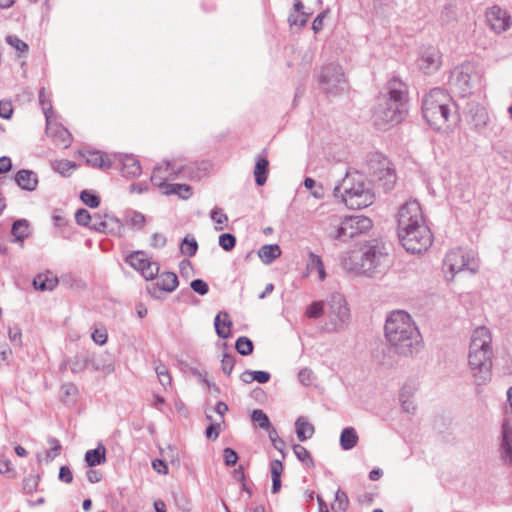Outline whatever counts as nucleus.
I'll list each match as a JSON object with an SVG mask.
<instances>
[{"label":"nucleus","mask_w":512,"mask_h":512,"mask_svg":"<svg viewBox=\"0 0 512 512\" xmlns=\"http://www.w3.org/2000/svg\"><path fill=\"white\" fill-rule=\"evenodd\" d=\"M397 231L402 246L413 254L426 251L432 243L431 231L416 200L407 201L399 208Z\"/></svg>","instance_id":"obj_1"},{"label":"nucleus","mask_w":512,"mask_h":512,"mask_svg":"<svg viewBox=\"0 0 512 512\" xmlns=\"http://www.w3.org/2000/svg\"><path fill=\"white\" fill-rule=\"evenodd\" d=\"M384 330L390 348L399 356L412 357L423 346L421 334L406 311H392L386 319Z\"/></svg>","instance_id":"obj_2"},{"label":"nucleus","mask_w":512,"mask_h":512,"mask_svg":"<svg viewBox=\"0 0 512 512\" xmlns=\"http://www.w3.org/2000/svg\"><path fill=\"white\" fill-rule=\"evenodd\" d=\"M391 261L385 245L378 241L366 244L360 251L352 252L342 259L345 271L356 276L376 278L384 275Z\"/></svg>","instance_id":"obj_3"},{"label":"nucleus","mask_w":512,"mask_h":512,"mask_svg":"<svg viewBox=\"0 0 512 512\" xmlns=\"http://www.w3.org/2000/svg\"><path fill=\"white\" fill-rule=\"evenodd\" d=\"M492 337L488 328H476L472 335L468 353V367L476 386L488 384L492 379Z\"/></svg>","instance_id":"obj_4"},{"label":"nucleus","mask_w":512,"mask_h":512,"mask_svg":"<svg viewBox=\"0 0 512 512\" xmlns=\"http://www.w3.org/2000/svg\"><path fill=\"white\" fill-rule=\"evenodd\" d=\"M333 194L349 209H363L375 201L371 182L358 171H347L335 185Z\"/></svg>","instance_id":"obj_5"},{"label":"nucleus","mask_w":512,"mask_h":512,"mask_svg":"<svg viewBox=\"0 0 512 512\" xmlns=\"http://www.w3.org/2000/svg\"><path fill=\"white\" fill-rule=\"evenodd\" d=\"M423 117L435 130L446 131L457 121L456 105L450 95L441 88L427 93L422 103Z\"/></svg>","instance_id":"obj_6"},{"label":"nucleus","mask_w":512,"mask_h":512,"mask_svg":"<svg viewBox=\"0 0 512 512\" xmlns=\"http://www.w3.org/2000/svg\"><path fill=\"white\" fill-rule=\"evenodd\" d=\"M450 86L462 97L479 90L482 85V74L471 63L456 67L450 76Z\"/></svg>","instance_id":"obj_7"},{"label":"nucleus","mask_w":512,"mask_h":512,"mask_svg":"<svg viewBox=\"0 0 512 512\" xmlns=\"http://www.w3.org/2000/svg\"><path fill=\"white\" fill-rule=\"evenodd\" d=\"M320 90L329 97H335L348 89V82L342 67L330 63L320 68L318 72Z\"/></svg>","instance_id":"obj_8"},{"label":"nucleus","mask_w":512,"mask_h":512,"mask_svg":"<svg viewBox=\"0 0 512 512\" xmlns=\"http://www.w3.org/2000/svg\"><path fill=\"white\" fill-rule=\"evenodd\" d=\"M373 226L372 220L363 215L345 217L341 223L331 230L328 236L340 242H348L352 238L368 232Z\"/></svg>","instance_id":"obj_9"},{"label":"nucleus","mask_w":512,"mask_h":512,"mask_svg":"<svg viewBox=\"0 0 512 512\" xmlns=\"http://www.w3.org/2000/svg\"><path fill=\"white\" fill-rule=\"evenodd\" d=\"M405 113L406 108L401 104L380 99L373 113L374 125L379 129H387L389 126L400 123L404 119Z\"/></svg>","instance_id":"obj_10"},{"label":"nucleus","mask_w":512,"mask_h":512,"mask_svg":"<svg viewBox=\"0 0 512 512\" xmlns=\"http://www.w3.org/2000/svg\"><path fill=\"white\" fill-rule=\"evenodd\" d=\"M444 267H446L452 275L468 270L471 273L478 271V263L471 253H465L461 248L453 249L447 253L444 259Z\"/></svg>","instance_id":"obj_11"},{"label":"nucleus","mask_w":512,"mask_h":512,"mask_svg":"<svg viewBox=\"0 0 512 512\" xmlns=\"http://www.w3.org/2000/svg\"><path fill=\"white\" fill-rule=\"evenodd\" d=\"M368 165L373 175L384 182L383 186L386 190L393 188L396 182V175L390 167V161L385 156L382 154L373 155L369 159Z\"/></svg>","instance_id":"obj_12"},{"label":"nucleus","mask_w":512,"mask_h":512,"mask_svg":"<svg viewBox=\"0 0 512 512\" xmlns=\"http://www.w3.org/2000/svg\"><path fill=\"white\" fill-rule=\"evenodd\" d=\"M331 322L335 329H343L349 322L350 310L344 296L334 293L328 300Z\"/></svg>","instance_id":"obj_13"},{"label":"nucleus","mask_w":512,"mask_h":512,"mask_svg":"<svg viewBox=\"0 0 512 512\" xmlns=\"http://www.w3.org/2000/svg\"><path fill=\"white\" fill-rule=\"evenodd\" d=\"M127 262L141 272L146 280L154 279L159 273V265L152 261L143 251H136L127 257Z\"/></svg>","instance_id":"obj_14"},{"label":"nucleus","mask_w":512,"mask_h":512,"mask_svg":"<svg viewBox=\"0 0 512 512\" xmlns=\"http://www.w3.org/2000/svg\"><path fill=\"white\" fill-rule=\"evenodd\" d=\"M183 166L177 165L175 162H164L156 166L151 175V182L153 185L163 188L168 181L175 180L182 172Z\"/></svg>","instance_id":"obj_15"},{"label":"nucleus","mask_w":512,"mask_h":512,"mask_svg":"<svg viewBox=\"0 0 512 512\" xmlns=\"http://www.w3.org/2000/svg\"><path fill=\"white\" fill-rule=\"evenodd\" d=\"M440 65L441 55L438 49L429 47L422 51L418 60V66L425 74L437 71Z\"/></svg>","instance_id":"obj_16"},{"label":"nucleus","mask_w":512,"mask_h":512,"mask_svg":"<svg viewBox=\"0 0 512 512\" xmlns=\"http://www.w3.org/2000/svg\"><path fill=\"white\" fill-rule=\"evenodd\" d=\"M114 165L127 178H134L141 174V165L132 155L125 154L116 157L113 161Z\"/></svg>","instance_id":"obj_17"},{"label":"nucleus","mask_w":512,"mask_h":512,"mask_svg":"<svg viewBox=\"0 0 512 512\" xmlns=\"http://www.w3.org/2000/svg\"><path fill=\"white\" fill-rule=\"evenodd\" d=\"M387 94L388 96L383 97V100L401 104L406 108L407 88L400 79L394 77L387 83Z\"/></svg>","instance_id":"obj_18"},{"label":"nucleus","mask_w":512,"mask_h":512,"mask_svg":"<svg viewBox=\"0 0 512 512\" xmlns=\"http://www.w3.org/2000/svg\"><path fill=\"white\" fill-rule=\"evenodd\" d=\"M486 17L491 28L497 33L506 31L510 27V16L498 6L490 8L486 13Z\"/></svg>","instance_id":"obj_19"},{"label":"nucleus","mask_w":512,"mask_h":512,"mask_svg":"<svg viewBox=\"0 0 512 512\" xmlns=\"http://www.w3.org/2000/svg\"><path fill=\"white\" fill-rule=\"evenodd\" d=\"M501 459L505 465L512 467V420L506 419L502 424Z\"/></svg>","instance_id":"obj_20"},{"label":"nucleus","mask_w":512,"mask_h":512,"mask_svg":"<svg viewBox=\"0 0 512 512\" xmlns=\"http://www.w3.org/2000/svg\"><path fill=\"white\" fill-rule=\"evenodd\" d=\"M93 219L90 222V227L99 232H110L120 234L122 230V224L120 220L114 216L105 215L104 220H101L98 215L92 216Z\"/></svg>","instance_id":"obj_21"},{"label":"nucleus","mask_w":512,"mask_h":512,"mask_svg":"<svg viewBox=\"0 0 512 512\" xmlns=\"http://www.w3.org/2000/svg\"><path fill=\"white\" fill-rule=\"evenodd\" d=\"M469 116L470 124L472 125L473 129L478 133H482L490 123V117L488 115L487 110L478 104L472 105L470 107Z\"/></svg>","instance_id":"obj_22"},{"label":"nucleus","mask_w":512,"mask_h":512,"mask_svg":"<svg viewBox=\"0 0 512 512\" xmlns=\"http://www.w3.org/2000/svg\"><path fill=\"white\" fill-rule=\"evenodd\" d=\"M178 284L177 275L174 272L166 271L160 274L157 281V287H149L148 291L152 297L156 298L158 290L173 292L177 288Z\"/></svg>","instance_id":"obj_23"},{"label":"nucleus","mask_w":512,"mask_h":512,"mask_svg":"<svg viewBox=\"0 0 512 512\" xmlns=\"http://www.w3.org/2000/svg\"><path fill=\"white\" fill-rule=\"evenodd\" d=\"M81 155L85 158L86 163L93 168H100L108 170L113 167V161H111L104 153L98 150H89L81 152Z\"/></svg>","instance_id":"obj_24"},{"label":"nucleus","mask_w":512,"mask_h":512,"mask_svg":"<svg viewBox=\"0 0 512 512\" xmlns=\"http://www.w3.org/2000/svg\"><path fill=\"white\" fill-rule=\"evenodd\" d=\"M15 181L21 189L27 191L35 190L38 184L37 175L33 171L26 169L19 170L16 173Z\"/></svg>","instance_id":"obj_25"},{"label":"nucleus","mask_w":512,"mask_h":512,"mask_svg":"<svg viewBox=\"0 0 512 512\" xmlns=\"http://www.w3.org/2000/svg\"><path fill=\"white\" fill-rule=\"evenodd\" d=\"M59 283V280L51 272L38 274L33 279V286L36 290L40 291H52Z\"/></svg>","instance_id":"obj_26"},{"label":"nucleus","mask_w":512,"mask_h":512,"mask_svg":"<svg viewBox=\"0 0 512 512\" xmlns=\"http://www.w3.org/2000/svg\"><path fill=\"white\" fill-rule=\"evenodd\" d=\"M231 326H232V321L227 312L221 311L216 315V317L214 319V327H215L216 334L220 338L226 339L230 336Z\"/></svg>","instance_id":"obj_27"},{"label":"nucleus","mask_w":512,"mask_h":512,"mask_svg":"<svg viewBox=\"0 0 512 512\" xmlns=\"http://www.w3.org/2000/svg\"><path fill=\"white\" fill-rule=\"evenodd\" d=\"M269 161L266 157L258 155L254 168L255 182L258 186H263L267 181Z\"/></svg>","instance_id":"obj_28"},{"label":"nucleus","mask_w":512,"mask_h":512,"mask_svg":"<svg viewBox=\"0 0 512 512\" xmlns=\"http://www.w3.org/2000/svg\"><path fill=\"white\" fill-rule=\"evenodd\" d=\"M85 461L89 467H94L105 463L106 448L103 444H98L95 449L88 450L85 453Z\"/></svg>","instance_id":"obj_29"},{"label":"nucleus","mask_w":512,"mask_h":512,"mask_svg":"<svg viewBox=\"0 0 512 512\" xmlns=\"http://www.w3.org/2000/svg\"><path fill=\"white\" fill-rule=\"evenodd\" d=\"M258 256L264 264H271L281 256V248L278 244L263 245L258 251Z\"/></svg>","instance_id":"obj_30"},{"label":"nucleus","mask_w":512,"mask_h":512,"mask_svg":"<svg viewBox=\"0 0 512 512\" xmlns=\"http://www.w3.org/2000/svg\"><path fill=\"white\" fill-rule=\"evenodd\" d=\"M358 435L353 427H346L340 434V446L343 450H351L358 443Z\"/></svg>","instance_id":"obj_31"},{"label":"nucleus","mask_w":512,"mask_h":512,"mask_svg":"<svg viewBox=\"0 0 512 512\" xmlns=\"http://www.w3.org/2000/svg\"><path fill=\"white\" fill-rule=\"evenodd\" d=\"M163 193L166 195H178L181 199H188L192 195V188L187 184H167L163 188Z\"/></svg>","instance_id":"obj_32"},{"label":"nucleus","mask_w":512,"mask_h":512,"mask_svg":"<svg viewBox=\"0 0 512 512\" xmlns=\"http://www.w3.org/2000/svg\"><path fill=\"white\" fill-rule=\"evenodd\" d=\"M295 429L297 438L303 442L312 437L314 434V427L304 417H299L295 422Z\"/></svg>","instance_id":"obj_33"},{"label":"nucleus","mask_w":512,"mask_h":512,"mask_svg":"<svg viewBox=\"0 0 512 512\" xmlns=\"http://www.w3.org/2000/svg\"><path fill=\"white\" fill-rule=\"evenodd\" d=\"M307 270L310 272L316 270L321 281L326 278V272L321 257L311 251L308 253Z\"/></svg>","instance_id":"obj_34"},{"label":"nucleus","mask_w":512,"mask_h":512,"mask_svg":"<svg viewBox=\"0 0 512 512\" xmlns=\"http://www.w3.org/2000/svg\"><path fill=\"white\" fill-rule=\"evenodd\" d=\"M91 357L88 354H76L69 358V367L73 373L83 372L90 364Z\"/></svg>","instance_id":"obj_35"},{"label":"nucleus","mask_w":512,"mask_h":512,"mask_svg":"<svg viewBox=\"0 0 512 512\" xmlns=\"http://www.w3.org/2000/svg\"><path fill=\"white\" fill-rule=\"evenodd\" d=\"M28 221L25 219L16 220L12 224L11 234L14 237V242H23L26 237H28Z\"/></svg>","instance_id":"obj_36"},{"label":"nucleus","mask_w":512,"mask_h":512,"mask_svg":"<svg viewBox=\"0 0 512 512\" xmlns=\"http://www.w3.org/2000/svg\"><path fill=\"white\" fill-rule=\"evenodd\" d=\"M349 500L346 493L340 489L335 492V499L331 505L333 512H345L348 509Z\"/></svg>","instance_id":"obj_37"},{"label":"nucleus","mask_w":512,"mask_h":512,"mask_svg":"<svg viewBox=\"0 0 512 512\" xmlns=\"http://www.w3.org/2000/svg\"><path fill=\"white\" fill-rule=\"evenodd\" d=\"M52 168L62 176L68 177L72 170L77 168V165L69 160H56L52 163Z\"/></svg>","instance_id":"obj_38"},{"label":"nucleus","mask_w":512,"mask_h":512,"mask_svg":"<svg viewBox=\"0 0 512 512\" xmlns=\"http://www.w3.org/2000/svg\"><path fill=\"white\" fill-rule=\"evenodd\" d=\"M237 352L243 356H248L253 352V342L245 336L239 337L235 342Z\"/></svg>","instance_id":"obj_39"},{"label":"nucleus","mask_w":512,"mask_h":512,"mask_svg":"<svg viewBox=\"0 0 512 512\" xmlns=\"http://www.w3.org/2000/svg\"><path fill=\"white\" fill-rule=\"evenodd\" d=\"M126 223L133 229H141L145 224V217L137 211H130L126 214Z\"/></svg>","instance_id":"obj_40"},{"label":"nucleus","mask_w":512,"mask_h":512,"mask_svg":"<svg viewBox=\"0 0 512 512\" xmlns=\"http://www.w3.org/2000/svg\"><path fill=\"white\" fill-rule=\"evenodd\" d=\"M251 420L265 430L269 429L271 426L268 416L261 409H255L251 413Z\"/></svg>","instance_id":"obj_41"},{"label":"nucleus","mask_w":512,"mask_h":512,"mask_svg":"<svg viewBox=\"0 0 512 512\" xmlns=\"http://www.w3.org/2000/svg\"><path fill=\"white\" fill-rule=\"evenodd\" d=\"M198 249V243L194 238L185 237L182 240L180 250L183 254L192 257L196 254Z\"/></svg>","instance_id":"obj_42"},{"label":"nucleus","mask_w":512,"mask_h":512,"mask_svg":"<svg viewBox=\"0 0 512 512\" xmlns=\"http://www.w3.org/2000/svg\"><path fill=\"white\" fill-rule=\"evenodd\" d=\"M172 497H173L175 508L177 510H179L180 512H189L190 511V504L181 491H174L172 493Z\"/></svg>","instance_id":"obj_43"},{"label":"nucleus","mask_w":512,"mask_h":512,"mask_svg":"<svg viewBox=\"0 0 512 512\" xmlns=\"http://www.w3.org/2000/svg\"><path fill=\"white\" fill-rule=\"evenodd\" d=\"M293 452L296 455L297 459L305 464H313V459L310 455V452L302 445L295 444L293 445Z\"/></svg>","instance_id":"obj_44"},{"label":"nucleus","mask_w":512,"mask_h":512,"mask_svg":"<svg viewBox=\"0 0 512 512\" xmlns=\"http://www.w3.org/2000/svg\"><path fill=\"white\" fill-rule=\"evenodd\" d=\"M80 199L90 208H97L100 204V198L88 190H83L81 192Z\"/></svg>","instance_id":"obj_45"},{"label":"nucleus","mask_w":512,"mask_h":512,"mask_svg":"<svg viewBox=\"0 0 512 512\" xmlns=\"http://www.w3.org/2000/svg\"><path fill=\"white\" fill-rule=\"evenodd\" d=\"M48 444L50 445V450L46 451V461L49 462L53 460L56 456L60 454L62 446L60 442L53 437L48 438Z\"/></svg>","instance_id":"obj_46"},{"label":"nucleus","mask_w":512,"mask_h":512,"mask_svg":"<svg viewBox=\"0 0 512 512\" xmlns=\"http://www.w3.org/2000/svg\"><path fill=\"white\" fill-rule=\"evenodd\" d=\"M219 245L225 251H231L236 245V237L231 233H224L219 236Z\"/></svg>","instance_id":"obj_47"},{"label":"nucleus","mask_w":512,"mask_h":512,"mask_svg":"<svg viewBox=\"0 0 512 512\" xmlns=\"http://www.w3.org/2000/svg\"><path fill=\"white\" fill-rule=\"evenodd\" d=\"M323 307V302H313L307 307L305 314L308 318H319L323 314Z\"/></svg>","instance_id":"obj_48"},{"label":"nucleus","mask_w":512,"mask_h":512,"mask_svg":"<svg viewBox=\"0 0 512 512\" xmlns=\"http://www.w3.org/2000/svg\"><path fill=\"white\" fill-rule=\"evenodd\" d=\"M159 381L163 387L171 385V377L165 365L160 364L155 369Z\"/></svg>","instance_id":"obj_49"},{"label":"nucleus","mask_w":512,"mask_h":512,"mask_svg":"<svg viewBox=\"0 0 512 512\" xmlns=\"http://www.w3.org/2000/svg\"><path fill=\"white\" fill-rule=\"evenodd\" d=\"M6 42L19 52L23 53L28 50V45L15 35H8Z\"/></svg>","instance_id":"obj_50"},{"label":"nucleus","mask_w":512,"mask_h":512,"mask_svg":"<svg viewBox=\"0 0 512 512\" xmlns=\"http://www.w3.org/2000/svg\"><path fill=\"white\" fill-rule=\"evenodd\" d=\"M235 365V358L233 355L224 353L223 358L221 360V368L222 371L226 375H230L232 373L233 367Z\"/></svg>","instance_id":"obj_51"},{"label":"nucleus","mask_w":512,"mask_h":512,"mask_svg":"<svg viewBox=\"0 0 512 512\" xmlns=\"http://www.w3.org/2000/svg\"><path fill=\"white\" fill-rule=\"evenodd\" d=\"M93 217L86 209H79L75 213V220L79 225L88 226Z\"/></svg>","instance_id":"obj_52"},{"label":"nucleus","mask_w":512,"mask_h":512,"mask_svg":"<svg viewBox=\"0 0 512 512\" xmlns=\"http://www.w3.org/2000/svg\"><path fill=\"white\" fill-rule=\"evenodd\" d=\"M190 287L194 292L200 295H206L209 292L208 284L202 279H194L191 281Z\"/></svg>","instance_id":"obj_53"},{"label":"nucleus","mask_w":512,"mask_h":512,"mask_svg":"<svg viewBox=\"0 0 512 512\" xmlns=\"http://www.w3.org/2000/svg\"><path fill=\"white\" fill-rule=\"evenodd\" d=\"M224 423V420H220L216 423H211L205 431V435L208 439L216 440L220 434L221 424Z\"/></svg>","instance_id":"obj_54"},{"label":"nucleus","mask_w":512,"mask_h":512,"mask_svg":"<svg viewBox=\"0 0 512 512\" xmlns=\"http://www.w3.org/2000/svg\"><path fill=\"white\" fill-rule=\"evenodd\" d=\"M223 457L227 466H234L237 463L238 455L232 448H225L223 451Z\"/></svg>","instance_id":"obj_55"},{"label":"nucleus","mask_w":512,"mask_h":512,"mask_svg":"<svg viewBox=\"0 0 512 512\" xmlns=\"http://www.w3.org/2000/svg\"><path fill=\"white\" fill-rule=\"evenodd\" d=\"M211 219L219 225H223L228 221L227 215L220 208H214L210 213Z\"/></svg>","instance_id":"obj_56"},{"label":"nucleus","mask_w":512,"mask_h":512,"mask_svg":"<svg viewBox=\"0 0 512 512\" xmlns=\"http://www.w3.org/2000/svg\"><path fill=\"white\" fill-rule=\"evenodd\" d=\"M313 372L309 368L301 369L298 373V379L304 386H309L312 383Z\"/></svg>","instance_id":"obj_57"},{"label":"nucleus","mask_w":512,"mask_h":512,"mask_svg":"<svg viewBox=\"0 0 512 512\" xmlns=\"http://www.w3.org/2000/svg\"><path fill=\"white\" fill-rule=\"evenodd\" d=\"M13 113V107L9 101H0V117L10 119Z\"/></svg>","instance_id":"obj_58"},{"label":"nucleus","mask_w":512,"mask_h":512,"mask_svg":"<svg viewBox=\"0 0 512 512\" xmlns=\"http://www.w3.org/2000/svg\"><path fill=\"white\" fill-rule=\"evenodd\" d=\"M8 336H9L10 341L13 343V345L21 346L22 333H21L20 328H18V327L9 328Z\"/></svg>","instance_id":"obj_59"},{"label":"nucleus","mask_w":512,"mask_h":512,"mask_svg":"<svg viewBox=\"0 0 512 512\" xmlns=\"http://www.w3.org/2000/svg\"><path fill=\"white\" fill-rule=\"evenodd\" d=\"M271 378L269 372L266 371H252V380L257 381L258 383L264 384L267 383Z\"/></svg>","instance_id":"obj_60"},{"label":"nucleus","mask_w":512,"mask_h":512,"mask_svg":"<svg viewBox=\"0 0 512 512\" xmlns=\"http://www.w3.org/2000/svg\"><path fill=\"white\" fill-rule=\"evenodd\" d=\"M270 471L272 478H281L283 465L280 460H273L270 464Z\"/></svg>","instance_id":"obj_61"},{"label":"nucleus","mask_w":512,"mask_h":512,"mask_svg":"<svg viewBox=\"0 0 512 512\" xmlns=\"http://www.w3.org/2000/svg\"><path fill=\"white\" fill-rule=\"evenodd\" d=\"M92 339L98 345H104L107 342V333L103 330L95 329L92 332Z\"/></svg>","instance_id":"obj_62"},{"label":"nucleus","mask_w":512,"mask_h":512,"mask_svg":"<svg viewBox=\"0 0 512 512\" xmlns=\"http://www.w3.org/2000/svg\"><path fill=\"white\" fill-rule=\"evenodd\" d=\"M59 479L65 483H71L73 475L68 466H61L59 470Z\"/></svg>","instance_id":"obj_63"},{"label":"nucleus","mask_w":512,"mask_h":512,"mask_svg":"<svg viewBox=\"0 0 512 512\" xmlns=\"http://www.w3.org/2000/svg\"><path fill=\"white\" fill-rule=\"evenodd\" d=\"M166 244V237L160 233H154L151 236V245L155 248H160L165 246Z\"/></svg>","instance_id":"obj_64"}]
</instances>
